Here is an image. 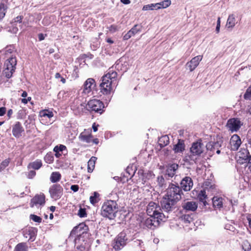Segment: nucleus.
Instances as JSON below:
<instances>
[{"mask_svg": "<svg viewBox=\"0 0 251 251\" xmlns=\"http://www.w3.org/2000/svg\"><path fill=\"white\" fill-rule=\"evenodd\" d=\"M205 146L201 140H199L192 144L190 148V153L186 155L184 160L190 165L196 163L201 155L204 151Z\"/></svg>", "mask_w": 251, "mask_h": 251, "instance_id": "nucleus-1", "label": "nucleus"}, {"mask_svg": "<svg viewBox=\"0 0 251 251\" xmlns=\"http://www.w3.org/2000/svg\"><path fill=\"white\" fill-rule=\"evenodd\" d=\"M117 73L109 71L105 75L102 76L101 82L100 84L101 92L103 94H108L112 90V84L116 80Z\"/></svg>", "mask_w": 251, "mask_h": 251, "instance_id": "nucleus-2", "label": "nucleus"}, {"mask_svg": "<svg viewBox=\"0 0 251 251\" xmlns=\"http://www.w3.org/2000/svg\"><path fill=\"white\" fill-rule=\"evenodd\" d=\"M117 204L114 201H108L105 202L101 210V214L104 217L113 219L116 217V214L118 212Z\"/></svg>", "mask_w": 251, "mask_h": 251, "instance_id": "nucleus-3", "label": "nucleus"}, {"mask_svg": "<svg viewBox=\"0 0 251 251\" xmlns=\"http://www.w3.org/2000/svg\"><path fill=\"white\" fill-rule=\"evenodd\" d=\"M147 213L149 216L155 217L163 222L169 217L168 215L162 212V209L158 203L152 201L149 203L147 208Z\"/></svg>", "mask_w": 251, "mask_h": 251, "instance_id": "nucleus-4", "label": "nucleus"}, {"mask_svg": "<svg viewBox=\"0 0 251 251\" xmlns=\"http://www.w3.org/2000/svg\"><path fill=\"white\" fill-rule=\"evenodd\" d=\"M182 195L183 192L178 185L170 183L166 189V194L164 196L172 201L177 202L181 199Z\"/></svg>", "mask_w": 251, "mask_h": 251, "instance_id": "nucleus-5", "label": "nucleus"}, {"mask_svg": "<svg viewBox=\"0 0 251 251\" xmlns=\"http://www.w3.org/2000/svg\"><path fill=\"white\" fill-rule=\"evenodd\" d=\"M130 241L129 236L126 231L120 233L114 239L113 243V247L116 251H120Z\"/></svg>", "mask_w": 251, "mask_h": 251, "instance_id": "nucleus-6", "label": "nucleus"}, {"mask_svg": "<svg viewBox=\"0 0 251 251\" xmlns=\"http://www.w3.org/2000/svg\"><path fill=\"white\" fill-rule=\"evenodd\" d=\"M91 129H85L78 136L79 140L83 142L91 144V143L97 145L99 144V141L97 138H93V136L91 134Z\"/></svg>", "mask_w": 251, "mask_h": 251, "instance_id": "nucleus-7", "label": "nucleus"}, {"mask_svg": "<svg viewBox=\"0 0 251 251\" xmlns=\"http://www.w3.org/2000/svg\"><path fill=\"white\" fill-rule=\"evenodd\" d=\"M87 107L90 110L101 113L104 108V104L100 100L93 99L88 102Z\"/></svg>", "mask_w": 251, "mask_h": 251, "instance_id": "nucleus-8", "label": "nucleus"}, {"mask_svg": "<svg viewBox=\"0 0 251 251\" xmlns=\"http://www.w3.org/2000/svg\"><path fill=\"white\" fill-rule=\"evenodd\" d=\"M177 202L169 200L166 197L164 196L163 199L161 201L162 211H163L167 213V215L172 211L175 208V204Z\"/></svg>", "mask_w": 251, "mask_h": 251, "instance_id": "nucleus-9", "label": "nucleus"}, {"mask_svg": "<svg viewBox=\"0 0 251 251\" xmlns=\"http://www.w3.org/2000/svg\"><path fill=\"white\" fill-rule=\"evenodd\" d=\"M63 189L59 184H53L49 189L50 197L54 200L59 199L63 195Z\"/></svg>", "mask_w": 251, "mask_h": 251, "instance_id": "nucleus-10", "label": "nucleus"}, {"mask_svg": "<svg viewBox=\"0 0 251 251\" xmlns=\"http://www.w3.org/2000/svg\"><path fill=\"white\" fill-rule=\"evenodd\" d=\"M241 126L240 121L237 118H232L228 120L226 126L232 132L237 131Z\"/></svg>", "mask_w": 251, "mask_h": 251, "instance_id": "nucleus-11", "label": "nucleus"}, {"mask_svg": "<svg viewBox=\"0 0 251 251\" xmlns=\"http://www.w3.org/2000/svg\"><path fill=\"white\" fill-rule=\"evenodd\" d=\"M45 203V196L42 194L37 195L33 197L31 200L30 204L31 207H33L34 206L38 207L39 206L44 205Z\"/></svg>", "mask_w": 251, "mask_h": 251, "instance_id": "nucleus-12", "label": "nucleus"}, {"mask_svg": "<svg viewBox=\"0 0 251 251\" xmlns=\"http://www.w3.org/2000/svg\"><path fill=\"white\" fill-rule=\"evenodd\" d=\"M70 106L71 109L73 110L75 114H79L83 111L85 107V105L81 102L79 99L75 98L71 104Z\"/></svg>", "mask_w": 251, "mask_h": 251, "instance_id": "nucleus-13", "label": "nucleus"}, {"mask_svg": "<svg viewBox=\"0 0 251 251\" xmlns=\"http://www.w3.org/2000/svg\"><path fill=\"white\" fill-rule=\"evenodd\" d=\"M37 229L35 228L29 227L23 231V235L25 238H28V240L32 242L35 239Z\"/></svg>", "mask_w": 251, "mask_h": 251, "instance_id": "nucleus-14", "label": "nucleus"}, {"mask_svg": "<svg viewBox=\"0 0 251 251\" xmlns=\"http://www.w3.org/2000/svg\"><path fill=\"white\" fill-rule=\"evenodd\" d=\"M160 219L156 218L150 216V218L146 219L144 221V226L148 228L153 229L155 227L158 226L159 224Z\"/></svg>", "mask_w": 251, "mask_h": 251, "instance_id": "nucleus-15", "label": "nucleus"}, {"mask_svg": "<svg viewBox=\"0 0 251 251\" xmlns=\"http://www.w3.org/2000/svg\"><path fill=\"white\" fill-rule=\"evenodd\" d=\"M180 188L185 191H189L193 187V182L192 178L189 176L184 177L180 182Z\"/></svg>", "mask_w": 251, "mask_h": 251, "instance_id": "nucleus-16", "label": "nucleus"}, {"mask_svg": "<svg viewBox=\"0 0 251 251\" xmlns=\"http://www.w3.org/2000/svg\"><path fill=\"white\" fill-rule=\"evenodd\" d=\"M202 56L198 55L193 58L190 62L187 63L186 67L190 71H193L199 64L202 60Z\"/></svg>", "mask_w": 251, "mask_h": 251, "instance_id": "nucleus-17", "label": "nucleus"}, {"mask_svg": "<svg viewBox=\"0 0 251 251\" xmlns=\"http://www.w3.org/2000/svg\"><path fill=\"white\" fill-rule=\"evenodd\" d=\"M241 144V140L238 135L234 134L230 140V149L232 151H237Z\"/></svg>", "mask_w": 251, "mask_h": 251, "instance_id": "nucleus-18", "label": "nucleus"}, {"mask_svg": "<svg viewBox=\"0 0 251 251\" xmlns=\"http://www.w3.org/2000/svg\"><path fill=\"white\" fill-rule=\"evenodd\" d=\"M6 64L7 66V70H9L10 73H11L10 75H6V76L9 78L11 76L13 72L15 71V66L17 64V60L16 57H11L9 58L6 62Z\"/></svg>", "mask_w": 251, "mask_h": 251, "instance_id": "nucleus-19", "label": "nucleus"}, {"mask_svg": "<svg viewBox=\"0 0 251 251\" xmlns=\"http://www.w3.org/2000/svg\"><path fill=\"white\" fill-rule=\"evenodd\" d=\"M24 131V129L22 124L19 122H16L12 126V134L16 138L22 136V133Z\"/></svg>", "mask_w": 251, "mask_h": 251, "instance_id": "nucleus-20", "label": "nucleus"}, {"mask_svg": "<svg viewBox=\"0 0 251 251\" xmlns=\"http://www.w3.org/2000/svg\"><path fill=\"white\" fill-rule=\"evenodd\" d=\"M178 165L175 163L169 166L166 170L164 177L166 178L168 177H173L176 174V171L178 169Z\"/></svg>", "mask_w": 251, "mask_h": 251, "instance_id": "nucleus-21", "label": "nucleus"}, {"mask_svg": "<svg viewBox=\"0 0 251 251\" xmlns=\"http://www.w3.org/2000/svg\"><path fill=\"white\" fill-rule=\"evenodd\" d=\"M182 207L186 210L195 211L198 208V204L193 201H186L182 204Z\"/></svg>", "mask_w": 251, "mask_h": 251, "instance_id": "nucleus-22", "label": "nucleus"}, {"mask_svg": "<svg viewBox=\"0 0 251 251\" xmlns=\"http://www.w3.org/2000/svg\"><path fill=\"white\" fill-rule=\"evenodd\" d=\"M95 80L90 78L87 79L84 84L83 92L86 94H89L92 90V87L95 86Z\"/></svg>", "mask_w": 251, "mask_h": 251, "instance_id": "nucleus-23", "label": "nucleus"}, {"mask_svg": "<svg viewBox=\"0 0 251 251\" xmlns=\"http://www.w3.org/2000/svg\"><path fill=\"white\" fill-rule=\"evenodd\" d=\"M236 23L235 16L234 14H230L227 18L226 27L227 29H232L234 27Z\"/></svg>", "mask_w": 251, "mask_h": 251, "instance_id": "nucleus-24", "label": "nucleus"}, {"mask_svg": "<svg viewBox=\"0 0 251 251\" xmlns=\"http://www.w3.org/2000/svg\"><path fill=\"white\" fill-rule=\"evenodd\" d=\"M185 146L184 141L178 140V143L174 145L173 150L175 153H181L185 150Z\"/></svg>", "mask_w": 251, "mask_h": 251, "instance_id": "nucleus-25", "label": "nucleus"}, {"mask_svg": "<svg viewBox=\"0 0 251 251\" xmlns=\"http://www.w3.org/2000/svg\"><path fill=\"white\" fill-rule=\"evenodd\" d=\"M224 199L217 196L214 197L212 199L213 205L215 208L221 209L223 206Z\"/></svg>", "mask_w": 251, "mask_h": 251, "instance_id": "nucleus-26", "label": "nucleus"}, {"mask_svg": "<svg viewBox=\"0 0 251 251\" xmlns=\"http://www.w3.org/2000/svg\"><path fill=\"white\" fill-rule=\"evenodd\" d=\"M221 146L220 142H210L206 145L207 150L214 152L216 149L219 148Z\"/></svg>", "mask_w": 251, "mask_h": 251, "instance_id": "nucleus-27", "label": "nucleus"}, {"mask_svg": "<svg viewBox=\"0 0 251 251\" xmlns=\"http://www.w3.org/2000/svg\"><path fill=\"white\" fill-rule=\"evenodd\" d=\"M42 166V162L41 160L37 159L33 162L30 163L28 165V169H33L34 170L39 169Z\"/></svg>", "mask_w": 251, "mask_h": 251, "instance_id": "nucleus-28", "label": "nucleus"}, {"mask_svg": "<svg viewBox=\"0 0 251 251\" xmlns=\"http://www.w3.org/2000/svg\"><path fill=\"white\" fill-rule=\"evenodd\" d=\"M207 198L205 189L201 190L198 195V199L200 201L202 202L204 205L206 204V199Z\"/></svg>", "mask_w": 251, "mask_h": 251, "instance_id": "nucleus-29", "label": "nucleus"}, {"mask_svg": "<svg viewBox=\"0 0 251 251\" xmlns=\"http://www.w3.org/2000/svg\"><path fill=\"white\" fill-rule=\"evenodd\" d=\"M28 247L25 243L18 244L15 247L14 251H28Z\"/></svg>", "mask_w": 251, "mask_h": 251, "instance_id": "nucleus-30", "label": "nucleus"}, {"mask_svg": "<svg viewBox=\"0 0 251 251\" xmlns=\"http://www.w3.org/2000/svg\"><path fill=\"white\" fill-rule=\"evenodd\" d=\"M169 143V138L167 135L161 137L158 140V144L161 148H163Z\"/></svg>", "mask_w": 251, "mask_h": 251, "instance_id": "nucleus-31", "label": "nucleus"}, {"mask_svg": "<svg viewBox=\"0 0 251 251\" xmlns=\"http://www.w3.org/2000/svg\"><path fill=\"white\" fill-rule=\"evenodd\" d=\"M97 157L92 156L88 162V171L92 172L94 168Z\"/></svg>", "mask_w": 251, "mask_h": 251, "instance_id": "nucleus-32", "label": "nucleus"}, {"mask_svg": "<svg viewBox=\"0 0 251 251\" xmlns=\"http://www.w3.org/2000/svg\"><path fill=\"white\" fill-rule=\"evenodd\" d=\"M171 4L170 0H165L159 3H156V9L160 8H165L169 6Z\"/></svg>", "mask_w": 251, "mask_h": 251, "instance_id": "nucleus-33", "label": "nucleus"}, {"mask_svg": "<svg viewBox=\"0 0 251 251\" xmlns=\"http://www.w3.org/2000/svg\"><path fill=\"white\" fill-rule=\"evenodd\" d=\"M242 152H243L245 155L241 156L240 158H243L246 162L251 164V155L250 154L249 151L244 149Z\"/></svg>", "mask_w": 251, "mask_h": 251, "instance_id": "nucleus-34", "label": "nucleus"}, {"mask_svg": "<svg viewBox=\"0 0 251 251\" xmlns=\"http://www.w3.org/2000/svg\"><path fill=\"white\" fill-rule=\"evenodd\" d=\"M7 6L3 3H0V20H2L5 16Z\"/></svg>", "mask_w": 251, "mask_h": 251, "instance_id": "nucleus-35", "label": "nucleus"}, {"mask_svg": "<svg viewBox=\"0 0 251 251\" xmlns=\"http://www.w3.org/2000/svg\"><path fill=\"white\" fill-rule=\"evenodd\" d=\"M60 178H61L60 174L58 172H53L51 174L50 177V180L52 182L54 183V182H56L59 181Z\"/></svg>", "mask_w": 251, "mask_h": 251, "instance_id": "nucleus-36", "label": "nucleus"}, {"mask_svg": "<svg viewBox=\"0 0 251 251\" xmlns=\"http://www.w3.org/2000/svg\"><path fill=\"white\" fill-rule=\"evenodd\" d=\"M39 115L42 117H48V118H51L53 116V114L52 111H50L48 110H43L40 112Z\"/></svg>", "mask_w": 251, "mask_h": 251, "instance_id": "nucleus-37", "label": "nucleus"}, {"mask_svg": "<svg viewBox=\"0 0 251 251\" xmlns=\"http://www.w3.org/2000/svg\"><path fill=\"white\" fill-rule=\"evenodd\" d=\"M157 181L158 186L162 189H164L166 188V184L165 182V178L164 177H163V176H158Z\"/></svg>", "mask_w": 251, "mask_h": 251, "instance_id": "nucleus-38", "label": "nucleus"}, {"mask_svg": "<svg viewBox=\"0 0 251 251\" xmlns=\"http://www.w3.org/2000/svg\"><path fill=\"white\" fill-rule=\"evenodd\" d=\"M99 196L100 195L98 193L95 192L93 194V196H91L90 197V202L93 204L97 203L99 201L98 198Z\"/></svg>", "mask_w": 251, "mask_h": 251, "instance_id": "nucleus-39", "label": "nucleus"}, {"mask_svg": "<svg viewBox=\"0 0 251 251\" xmlns=\"http://www.w3.org/2000/svg\"><path fill=\"white\" fill-rule=\"evenodd\" d=\"M242 247L245 251H251V245L248 240H244L242 242Z\"/></svg>", "mask_w": 251, "mask_h": 251, "instance_id": "nucleus-40", "label": "nucleus"}, {"mask_svg": "<svg viewBox=\"0 0 251 251\" xmlns=\"http://www.w3.org/2000/svg\"><path fill=\"white\" fill-rule=\"evenodd\" d=\"M142 29V26L138 25H135L134 26L130 29L131 32H132L133 35L137 34L138 33L141 32Z\"/></svg>", "mask_w": 251, "mask_h": 251, "instance_id": "nucleus-41", "label": "nucleus"}, {"mask_svg": "<svg viewBox=\"0 0 251 251\" xmlns=\"http://www.w3.org/2000/svg\"><path fill=\"white\" fill-rule=\"evenodd\" d=\"M53 151L54 152H63L64 151H66L67 152L66 147L63 145H60L59 146H56L53 149Z\"/></svg>", "mask_w": 251, "mask_h": 251, "instance_id": "nucleus-42", "label": "nucleus"}, {"mask_svg": "<svg viewBox=\"0 0 251 251\" xmlns=\"http://www.w3.org/2000/svg\"><path fill=\"white\" fill-rule=\"evenodd\" d=\"M181 220L185 224L190 223L193 221V218L189 215H183Z\"/></svg>", "mask_w": 251, "mask_h": 251, "instance_id": "nucleus-43", "label": "nucleus"}, {"mask_svg": "<svg viewBox=\"0 0 251 251\" xmlns=\"http://www.w3.org/2000/svg\"><path fill=\"white\" fill-rule=\"evenodd\" d=\"M26 115L25 110L23 108L19 110L17 113V119H22L25 118Z\"/></svg>", "mask_w": 251, "mask_h": 251, "instance_id": "nucleus-44", "label": "nucleus"}, {"mask_svg": "<svg viewBox=\"0 0 251 251\" xmlns=\"http://www.w3.org/2000/svg\"><path fill=\"white\" fill-rule=\"evenodd\" d=\"M153 9H156V3L146 5H144L143 7V10H152Z\"/></svg>", "mask_w": 251, "mask_h": 251, "instance_id": "nucleus-45", "label": "nucleus"}, {"mask_svg": "<svg viewBox=\"0 0 251 251\" xmlns=\"http://www.w3.org/2000/svg\"><path fill=\"white\" fill-rule=\"evenodd\" d=\"M244 97L246 100H251V86L247 89Z\"/></svg>", "mask_w": 251, "mask_h": 251, "instance_id": "nucleus-46", "label": "nucleus"}, {"mask_svg": "<svg viewBox=\"0 0 251 251\" xmlns=\"http://www.w3.org/2000/svg\"><path fill=\"white\" fill-rule=\"evenodd\" d=\"M9 163V161L8 159H5L4 161H3L0 165V171H1L3 169H4L8 165Z\"/></svg>", "mask_w": 251, "mask_h": 251, "instance_id": "nucleus-47", "label": "nucleus"}, {"mask_svg": "<svg viewBox=\"0 0 251 251\" xmlns=\"http://www.w3.org/2000/svg\"><path fill=\"white\" fill-rule=\"evenodd\" d=\"M108 28L109 29V31L113 33L118 31L120 27L117 25H110Z\"/></svg>", "mask_w": 251, "mask_h": 251, "instance_id": "nucleus-48", "label": "nucleus"}, {"mask_svg": "<svg viewBox=\"0 0 251 251\" xmlns=\"http://www.w3.org/2000/svg\"><path fill=\"white\" fill-rule=\"evenodd\" d=\"M30 218L35 222L41 223L42 221V218L35 215H31Z\"/></svg>", "mask_w": 251, "mask_h": 251, "instance_id": "nucleus-49", "label": "nucleus"}, {"mask_svg": "<svg viewBox=\"0 0 251 251\" xmlns=\"http://www.w3.org/2000/svg\"><path fill=\"white\" fill-rule=\"evenodd\" d=\"M78 215L80 217H85L86 216L85 209L80 208L78 212Z\"/></svg>", "mask_w": 251, "mask_h": 251, "instance_id": "nucleus-50", "label": "nucleus"}, {"mask_svg": "<svg viewBox=\"0 0 251 251\" xmlns=\"http://www.w3.org/2000/svg\"><path fill=\"white\" fill-rule=\"evenodd\" d=\"M133 35L132 32H131V30H129L127 33H126L123 38H124V40H127L128 39H129L130 38H131Z\"/></svg>", "mask_w": 251, "mask_h": 251, "instance_id": "nucleus-51", "label": "nucleus"}, {"mask_svg": "<svg viewBox=\"0 0 251 251\" xmlns=\"http://www.w3.org/2000/svg\"><path fill=\"white\" fill-rule=\"evenodd\" d=\"M36 175V172L34 170H31L29 172L28 174L27 175L28 178L31 179L34 177Z\"/></svg>", "mask_w": 251, "mask_h": 251, "instance_id": "nucleus-52", "label": "nucleus"}, {"mask_svg": "<svg viewBox=\"0 0 251 251\" xmlns=\"http://www.w3.org/2000/svg\"><path fill=\"white\" fill-rule=\"evenodd\" d=\"M76 249L79 251H85L86 249L85 244L84 245L81 244L79 246H77Z\"/></svg>", "mask_w": 251, "mask_h": 251, "instance_id": "nucleus-53", "label": "nucleus"}, {"mask_svg": "<svg viewBox=\"0 0 251 251\" xmlns=\"http://www.w3.org/2000/svg\"><path fill=\"white\" fill-rule=\"evenodd\" d=\"M23 19V17L22 16H17L16 18L13 19V23H21Z\"/></svg>", "mask_w": 251, "mask_h": 251, "instance_id": "nucleus-54", "label": "nucleus"}, {"mask_svg": "<svg viewBox=\"0 0 251 251\" xmlns=\"http://www.w3.org/2000/svg\"><path fill=\"white\" fill-rule=\"evenodd\" d=\"M6 111V109L5 107H0V116H3Z\"/></svg>", "mask_w": 251, "mask_h": 251, "instance_id": "nucleus-55", "label": "nucleus"}, {"mask_svg": "<svg viewBox=\"0 0 251 251\" xmlns=\"http://www.w3.org/2000/svg\"><path fill=\"white\" fill-rule=\"evenodd\" d=\"M84 226L86 227V226L83 224H80L78 226L76 227L75 229H74L73 231V232H75L76 231H77L78 230H80V229H81V228H83Z\"/></svg>", "mask_w": 251, "mask_h": 251, "instance_id": "nucleus-56", "label": "nucleus"}, {"mask_svg": "<svg viewBox=\"0 0 251 251\" xmlns=\"http://www.w3.org/2000/svg\"><path fill=\"white\" fill-rule=\"evenodd\" d=\"M79 187L77 185H73L71 187V189L74 192H77L78 190Z\"/></svg>", "mask_w": 251, "mask_h": 251, "instance_id": "nucleus-57", "label": "nucleus"}, {"mask_svg": "<svg viewBox=\"0 0 251 251\" xmlns=\"http://www.w3.org/2000/svg\"><path fill=\"white\" fill-rule=\"evenodd\" d=\"M247 219L248 221L249 226L251 228V215H248L247 216Z\"/></svg>", "mask_w": 251, "mask_h": 251, "instance_id": "nucleus-58", "label": "nucleus"}, {"mask_svg": "<svg viewBox=\"0 0 251 251\" xmlns=\"http://www.w3.org/2000/svg\"><path fill=\"white\" fill-rule=\"evenodd\" d=\"M143 243V242H142L141 240H136L134 241V246H140L141 244Z\"/></svg>", "mask_w": 251, "mask_h": 251, "instance_id": "nucleus-59", "label": "nucleus"}, {"mask_svg": "<svg viewBox=\"0 0 251 251\" xmlns=\"http://www.w3.org/2000/svg\"><path fill=\"white\" fill-rule=\"evenodd\" d=\"M38 38L40 41H42L44 39V35L42 33H40L38 35Z\"/></svg>", "mask_w": 251, "mask_h": 251, "instance_id": "nucleus-60", "label": "nucleus"}, {"mask_svg": "<svg viewBox=\"0 0 251 251\" xmlns=\"http://www.w3.org/2000/svg\"><path fill=\"white\" fill-rule=\"evenodd\" d=\"M12 114H13V110L12 109L8 110V111L7 112V116L9 118H11Z\"/></svg>", "mask_w": 251, "mask_h": 251, "instance_id": "nucleus-61", "label": "nucleus"}, {"mask_svg": "<svg viewBox=\"0 0 251 251\" xmlns=\"http://www.w3.org/2000/svg\"><path fill=\"white\" fill-rule=\"evenodd\" d=\"M121 1L126 4L130 3V1L129 0H121Z\"/></svg>", "mask_w": 251, "mask_h": 251, "instance_id": "nucleus-62", "label": "nucleus"}, {"mask_svg": "<svg viewBox=\"0 0 251 251\" xmlns=\"http://www.w3.org/2000/svg\"><path fill=\"white\" fill-rule=\"evenodd\" d=\"M220 25L217 24L216 28V31L217 33H218L220 31Z\"/></svg>", "mask_w": 251, "mask_h": 251, "instance_id": "nucleus-63", "label": "nucleus"}, {"mask_svg": "<svg viewBox=\"0 0 251 251\" xmlns=\"http://www.w3.org/2000/svg\"><path fill=\"white\" fill-rule=\"evenodd\" d=\"M98 126H96L95 125V124H94L93 125V126H92V128L93 129V130L94 132H96L97 130H98V127H97Z\"/></svg>", "mask_w": 251, "mask_h": 251, "instance_id": "nucleus-64", "label": "nucleus"}]
</instances>
